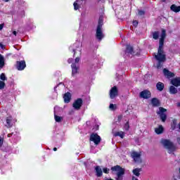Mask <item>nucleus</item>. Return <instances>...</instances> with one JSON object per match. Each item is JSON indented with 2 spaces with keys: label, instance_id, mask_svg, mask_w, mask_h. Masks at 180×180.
Listing matches in <instances>:
<instances>
[{
  "label": "nucleus",
  "instance_id": "f3484780",
  "mask_svg": "<svg viewBox=\"0 0 180 180\" xmlns=\"http://www.w3.org/2000/svg\"><path fill=\"white\" fill-rule=\"evenodd\" d=\"M155 131L156 134H162V133H164V127L162 125H160L158 127L155 129Z\"/></svg>",
  "mask_w": 180,
  "mask_h": 180
},
{
  "label": "nucleus",
  "instance_id": "412c9836",
  "mask_svg": "<svg viewBox=\"0 0 180 180\" xmlns=\"http://www.w3.org/2000/svg\"><path fill=\"white\" fill-rule=\"evenodd\" d=\"M171 11H172L173 12H180V6H176L175 4L172 5V6L170 7Z\"/></svg>",
  "mask_w": 180,
  "mask_h": 180
},
{
  "label": "nucleus",
  "instance_id": "a19ab883",
  "mask_svg": "<svg viewBox=\"0 0 180 180\" xmlns=\"http://www.w3.org/2000/svg\"><path fill=\"white\" fill-rule=\"evenodd\" d=\"M76 64H78V63H79V58H76L75 60Z\"/></svg>",
  "mask_w": 180,
  "mask_h": 180
},
{
  "label": "nucleus",
  "instance_id": "72a5a7b5",
  "mask_svg": "<svg viewBox=\"0 0 180 180\" xmlns=\"http://www.w3.org/2000/svg\"><path fill=\"white\" fill-rule=\"evenodd\" d=\"M124 130H127V131H128L129 129H130V125L129 124V122H127V123L124 124Z\"/></svg>",
  "mask_w": 180,
  "mask_h": 180
},
{
  "label": "nucleus",
  "instance_id": "9b49d317",
  "mask_svg": "<svg viewBox=\"0 0 180 180\" xmlns=\"http://www.w3.org/2000/svg\"><path fill=\"white\" fill-rule=\"evenodd\" d=\"M16 67L19 71H22L26 68V62L25 60L17 61Z\"/></svg>",
  "mask_w": 180,
  "mask_h": 180
},
{
  "label": "nucleus",
  "instance_id": "bb28decb",
  "mask_svg": "<svg viewBox=\"0 0 180 180\" xmlns=\"http://www.w3.org/2000/svg\"><path fill=\"white\" fill-rule=\"evenodd\" d=\"M79 0H77L76 1L75 3H74V8H75V11H78V9H79Z\"/></svg>",
  "mask_w": 180,
  "mask_h": 180
},
{
  "label": "nucleus",
  "instance_id": "864d4df0",
  "mask_svg": "<svg viewBox=\"0 0 180 180\" xmlns=\"http://www.w3.org/2000/svg\"><path fill=\"white\" fill-rule=\"evenodd\" d=\"M73 51L75 52V53H74V54H75V50H73Z\"/></svg>",
  "mask_w": 180,
  "mask_h": 180
},
{
  "label": "nucleus",
  "instance_id": "39448f33",
  "mask_svg": "<svg viewBox=\"0 0 180 180\" xmlns=\"http://www.w3.org/2000/svg\"><path fill=\"white\" fill-rule=\"evenodd\" d=\"M167 112V109L160 107L159 111L157 112L158 115H160V117L162 120V122H165V120H167V114L165 113Z\"/></svg>",
  "mask_w": 180,
  "mask_h": 180
},
{
  "label": "nucleus",
  "instance_id": "7ed1b4c3",
  "mask_svg": "<svg viewBox=\"0 0 180 180\" xmlns=\"http://www.w3.org/2000/svg\"><path fill=\"white\" fill-rule=\"evenodd\" d=\"M131 157L136 164H141L143 162V160H141V153L140 152H131Z\"/></svg>",
  "mask_w": 180,
  "mask_h": 180
},
{
  "label": "nucleus",
  "instance_id": "ddd939ff",
  "mask_svg": "<svg viewBox=\"0 0 180 180\" xmlns=\"http://www.w3.org/2000/svg\"><path fill=\"white\" fill-rule=\"evenodd\" d=\"M163 74L165 77H167V78H174V77H175L174 72H172L166 68L163 69Z\"/></svg>",
  "mask_w": 180,
  "mask_h": 180
},
{
  "label": "nucleus",
  "instance_id": "f8f14e48",
  "mask_svg": "<svg viewBox=\"0 0 180 180\" xmlns=\"http://www.w3.org/2000/svg\"><path fill=\"white\" fill-rule=\"evenodd\" d=\"M126 56H129V57L131 56H134V51L133 50V46L130 45L127 46V49L125 51Z\"/></svg>",
  "mask_w": 180,
  "mask_h": 180
},
{
  "label": "nucleus",
  "instance_id": "603ef678",
  "mask_svg": "<svg viewBox=\"0 0 180 180\" xmlns=\"http://www.w3.org/2000/svg\"><path fill=\"white\" fill-rule=\"evenodd\" d=\"M162 2H165V0H162Z\"/></svg>",
  "mask_w": 180,
  "mask_h": 180
},
{
  "label": "nucleus",
  "instance_id": "49530a36",
  "mask_svg": "<svg viewBox=\"0 0 180 180\" xmlns=\"http://www.w3.org/2000/svg\"><path fill=\"white\" fill-rule=\"evenodd\" d=\"M68 61L69 64H71V63H72V59H69Z\"/></svg>",
  "mask_w": 180,
  "mask_h": 180
},
{
  "label": "nucleus",
  "instance_id": "a211bd4d",
  "mask_svg": "<svg viewBox=\"0 0 180 180\" xmlns=\"http://www.w3.org/2000/svg\"><path fill=\"white\" fill-rule=\"evenodd\" d=\"M78 73V67L75 63L72 64V75H75V74Z\"/></svg>",
  "mask_w": 180,
  "mask_h": 180
},
{
  "label": "nucleus",
  "instance_id": "2f4dec72",
  "mask_svg": "<svg viewBox=\"0 0 180 180\" xmlns=\"http://www.w3.org/2000/svg\"><path fill=\"white\" fill-rule=\"evenodd\" d=\"M138 15L139 16H144L146 15V11H141V10H139Z\"/></svg>",
  "mask_w": 180,
  "mask_h": 180
},
{
  "label": "nucleus",
  "instance_id": "4be33fe9",
  "mask_svg": "<svg viewBox=\"0 0 180 180\" xmlns=\"http://www.w3.org/2000/svg\"><path fill=\"white\" fill-rule=\"evenodd\" d=\"M141 168H135L132 170V173L135 176H140V172Z\"/></svg>",
  "mask_w": 180,
  "mask_h": 180
},
{
  "label": "nucleus",
  "instance_id": "4c0bfd02",
  "mask_svg": "<svg viewBox=\"0 0 180 180\" xmlns=\"http://www.w3.org/2000/svg\"><path fill=\"white\" fill-rule=\"evenodd\" d=\"M133 25L135 26V27H137V25H139V21L134 20L133 21Z\"/></svg>",
  "mask_w": 180,
  "mask_h": 180
},
{
  "label": "nucleus",
  "instance_id": "ea45409f",
  "mask_svg": "<svg viewBox=\"0 0 180 180\" xmlns=\"http://www.w3.org/2000/svg\"><path fill=\"white\" fill-rule=\"evenodd\" d=\"M2 144H4V139L0 138V148L2 147Z\"/></svg>",
  "mask_w": 180,
  "mask_h": 180
},
{
  "label": "nucleus",
  "instance_id": "2eb2a0df",
  "mask_svg": "<svg viewBox=\"0 0 180 180\" xmlns=\"http://www.w3.org/2000/svg\"><path fill=\"white\" fill-rule=\"evenodd\" d=\"M174 86H180V77H175L171 81Z\"/></svg>",
  "mask_w": 180,
  "mask_h": 180
},
{
  "label": "nucleus",
  "instance_id": "c85d7f7f",
  "mask_svg": "<svg viewBox=\"0 0 180 180\" xmlns=\"http://www.w3.org/2000/svg\"><path fill=\"white\" fill-rule=\"evenodd\" d=\"M54 117H55L56 122H58V123H60V122H61V120H63V117H60V116L55 115Z\"/></svg>",
  "mask_w": 180,
  "mask_h": 180
},
{
  "label": "nucleus",
  "instance_id": "a878e982",
  "mask_svg": "<svg viewBox=\"0 0 180 180\" xmlns=\"http://www.w3.org/2000/svg\"><path fill=\"white\" fill-rule=\"evenodd\" d=\"M158 37H160V32L156 31L153 32V39L158 40Z\"/></svg>",
  "mask_w": 180,
  "mask_h": 180
},
{
  "label": "nucleus",
  "instance_id": "6ab92c4d",
  "mask_svg": "<svg viewBox=\"0 0 180 180\" xmlns=\"http://www.w3.org/2000/svg\"><path fill=\"white\" fill-rule=\"evenodd\" d=\"M96 176L100 177L102 176L103 172H102V168H101L99 166H96L95 168Z\"/></svg>",
  "mask_w": 180,
  "mask_h": 180
},
{
  "label": "nucleus",
  "instance_id": "de8ad7c7",
  "mask_svg": "<svg viewBox=\"0 0 180 180\" xmlns=\"http://www.w3.org/2000/svg\"><path fill=\"white\" fill-rule=\"evenodd\" d=\"M178 143L180 144V138H178Z\"/></svg>",
  "mask_w": 180,
  "mask_h": 180
},
{
  "label": "nucleus",
  "instance_id": "cd10ccee",
  "mask_svg": "<svg viewBox=\"0 0 180 180\" xmlns=\"http://www.w3.org/2000/svg\"><path fill=\"white\" fill-rule=\"evenodd\" d=\"M11 122H12V117H7L6 118V123L8 124L7 127H12V125H11Z\"/></svg>",
  "mask_w": 180,
  "mask_h": 180
},
{
  "label": "nucleus",
  "instance_id": "393cba45",
  "mask_svg": "<svg viewBox=\"0 0 180 180\" xmlns=\"http://www.w3.org/2000/svg\"><path fill=\"white\" fill-rule=\"evenodd\" d=\"M5 65V58L0 54V68Z\"/></svg>",
  "mask_w": 180,
  "mask_h": 180
},
{
  "label": "nucleus",
  "instance_id": "c756f323",
  "mask_svg": "<svg viewBox=\"0 0 180 180\" xmlns=\"http://www.w3.org/2000/svg\"><path fill=\"white\" fill-rule=\"evenodd\" d=\"M171 126H172V130H175V127H176V120H173L172 124Z\"/></svg>",
  "mask_w": 180,
  "mask_h": 180
},
{
  "label": "nucleus",
  "instance_id": "8fccbe9b",
  "mask_svg": "<svg viewBox=\"0 0 180 180\" xmlns=\"http://www.w3.org/2000/svg\"><path fill=\"white\" fill-rule=\"evenodd\" d=\"M4 2H9V0H4Z\"/></svg>",
  "mask_w": 180,
  "mask_h": 180
},
{
  "label": "nucleus",
  "instance_id": "0eeeda50",
  "mask_svg": "<svg viewBox=\"0 0 180 180\" xmlns=\"http://www.w3.org/2000/svg\"><path fill=\"white\" fill-rule=\"evenodd\" d=\"M90 141H94L96 146L101 143V136L98 134H91L90 136Z\"/></svg>",
  "mask_w": 180,
  "mask_h": 180
},
{
  "label": "nucleus",
  "instance_id": "1a4fd4ad",
  "mask_svg": "<svg viewBox=\"0 0 180 180\" xmlns=\"http://www.w3.org/2000/svg\"><path fill=\"white\" fill-rule=\"evenodd\" d=\"M81 106H82V98H78L72 104V107L74 108V109H76V110H79L81 109Z\"/></svg>",
  "mask_w": 180,
  "mask_h": 180
},
{
  "label": "nucleus",
  "instance_id": "aec40b11",
  "mask_svg": "<svg viewBox=\"0 0 180 180\" xmlns=\"http://www.w3.org/2000/svg\"><path fill=\"white\" fill-rule=\"evenodd\" d=\"M169 91V94H171L172 95H175L176 94H178V89H176V88H175V86H170Z\"/></svg>",
  "mask_w": 180,
  "mask_h": 180
},
{
  "label": "nucleus",
  "instance_id": "3c124183",
  "mask_svg": "<svg viewBox=\"0 0 180 180\" xmlns=\"http://www.w3.org/2000/svg\"><path fill=\"white\" fill-rule=\"evenodd\" d=\"M8 137H11V135H10V134H8Z\"/></svg>",
  "mask_w": 180,
  "mask_h": 180
},
{
  "label": "nucleus",
  "instance_id": "423d86ee",
  "mask_svg": "<svg viewBox=\"0 0 180 180\" xmlns=\"http://www.w3.org/2000/svg\"><path fill=\"white\" fill-rule=\"evenodd\" d=\"M119 95V90L117 89V86H114L110 90V99H115L116 96Z\"/></svg>",
  "mask_w": 180,
  "mask_h": 180
},
{
  "label": "nucleus",
  "instance_id": "473e14b6",
  "mask_svg": "<svg viewBox=\"0 0 180 180\" xmlns=\"http://www.w3.org/2000/svg\"><path fill=\"white\" fill-rule=\"evenodd\" d=\"M0 79H1V81H6V76H5V73H2L0 75Z\"/></svg>",
  "mask_w": 180,
  "mask_h": 180
},
{
  "label": "nucleus",
  "instance_id": "79ce46f5",
  "mask_svg": "<svg viewBox=\"0 0 180 180\" xmlns=\"http://www.w3.org/2000/svg\"><path fill=\"white\" fill-rule=\"evenodd\" d=\"M0 47L1 49H5V46L2 43H0Z\"/></svg>",
  "mask_w": 180,
  "mask_h": 180
},
{
  "label": "nucleus",
  "instance_id": "58836bf2",
  "mask_svg": "<svg viewBox=\"0 0 180 180\" xmlns=\"http://www.w3.org/2000/svg\"><path fill=\"white\" fill-rule=\"evenodd\" d=\"M103 23V21L101 19H99L98 26H100V25H101V28H102Z\"/></svg>",
  "mask_w": 180,
  "mask_h": 180
},
{
  "label": "nucleus",
  "instance_id": "5701e85b",
  "mask_svg": "<svg viewBox=\"0 0 180 180\" xmlns=\"http://www.w3.org/2000/svg\"><path fill=\"white\" fill-rule=\"evenodd\" d=\"M156 88L158 89V91H163L164 89V84L162 82H158L157 84H156Z\"/></svg>",
  "mask_w": 180,
  "mask_h": 180
},
{
  "label": "nucleus",
  "instance_id": "e433bc0d",
  "mask_svg": "<svg viewBox=\"0 0 180 180\" xmlns=\"http://www.w3.org/2000/svg\"><path fill=\"white\" fill-rule=\"evenodd\" d=\"M110 169L105 167L103 169V172H104V174H108L109 172Z\"/></svg>",
  "mask_w": 180,
  "mask_h": 180
},
{
  "label": "nucleus",
  "instance_id": "f03ea898",
  "mask_svg": "<svg viewBox=\"0 0 180 180\" xmlns=\"http://www.w3.org/2000/svg\"><path fill=\"white\" fill-rule=\"evenodd\" d=\"M160 143L162 146H163V147L167 150V153L169 154H174V151H175V146L172 142L167 139H162Z\"/></svg>",
  "mask_w": 180,
  "mask_h": 180
},
{
  "label": "nucleus",
  "instance_id": "c03bdc74",
  "mask_svg": "<svg viewBox=\"0 0 180 180\" xmlns=\"http://www.w3.org/2000/svg\"><path fill=\"white\" fill-rule=\"evenodd\" d=\"M132 180H139V179H137L136 176H132Z\"/></svg>",
  "mask_w": 180,
  "mask_h": 180
},
{
  "label": "nucleus",
  "instance_id": "6e6552de",
  "mask_svg": "<svg viewBox=\"0 0 180 180\" xmlns=\"http://www.w3.org/2000/svg\"><path fill=\"white\" fill-rule=\"evenodd\" d=\"M96 37L100 41L104 37L103 32H102V28H101V25L97 26L96 32Z\"/></svg>",
  "mask_w": 180,
  "mask_h": 180
},
{
  "label": "nucleus",
  "instance_id": "a18cd8bd",
  "mask_svg": "<svg viewBox=\"0 0 180 180\" xmlns=\"http://www.w3.org/2000/svg\"><path fill=\"white\" fill-rule=\"evenodd\" d=\"M13 34H14V36H16V34H18V32L16 31H13Z\"/></svg>",
  "mask_w": 180,
  "mask_h": 180
},
{
  "label": "nucleus",
  "instance_id": "c9c22d12",
  "mask_svg": "<svg viewBox=\"0 0 180 180\" xmlns=\"http://www.w3.org/2000/svg\"><path fill=\"white\" fill-rule=\"evenodd\" d=\"M116 180H123V174L117 175Z\"/></svg>",
  "mask_w": 180,
  "mask_h": 180
},
{
  "label": "nucleus",
  "instance_id": "20e7f679",
  "mask_svg": "<svg viewBox=\"0 0 180 180\" xmlns=\"http://www.w3.org/2000/svg\"><path fill=\"white\" fill-rule=\"evenodd\" d=\"M111 171H112L115 175H124V169L122 168L120 165L112 167Z\"/></svg>",
  "mask_w": 180,
  "mask_h": 180
},
{
  "label": "nucleus",
  "instance_id": "7c9ffc66",
  "mask_svg": "<svg viewBox=\"0 0 180 180\" xmlns=\"http://www.w3.org/2000/svg\"><path fill=\"white\" fill-rule=\"evenodd\" d=\"M109 108L110 110H116L117 105L116 104H110Z\"/></svg>",
  "mask_w": 180,
  "mask_h": 180
},
{
  "label": "nucleus",
  "instance_id": "dca6fc26",
  "mask_svg": "<svg viewBox=\"0 0 180 180\" xmlns=\"http://www.w3.org/2000/svg\"><path fill=\"white\" fill-rule=\"evenodd\" d=\"M152 106L157 108L160 106V101L157 98H153L151 99Z\"/></svg>",
  "mask_w": 180,
  "mask_h": 180
},
{
  "label": "nucleus",
  "instance_id": "f704fd0d",
  "mask_svg": "<svg viewBox=\"0 0 180 180\" xmlns=\"http://www.w3.org/2000/svg\"><path fill=\"white\" fill-rule=\"evenodd\" d=\"M5 88V82L0 81V89H4Z\"/></svg>",
  "mask_w": 180,
  "mask_h": 180
},
{
  "label": "nucleus",
  "instance_id": "b1692460",
  "mask_svg": "<svg viewBox=\"0 0 180 180\" xmlns=\"http://www.w3.org/2000/svg\"><path fill=\"white\" fill-rule=\"evenodd\" d=\"M115 137H120L121 139L124 138V132L123 131H117L114 134Z\"/></svg>",
  "mask_w": 180,
  "mask_h": 180
},
{
  "label": "nucleus",
  "instance_id": "f257e3e1",
  "mask_svg": "<svg viewBox=\"0 0 180 180\" xmlns=\"http://www.w3.org/2000/svg\"><path fill=\"white\" fill-rule=\"evenodd\" d=\"M166 37L165 30H162L158 53H155V58L158 61L157 68L158 69L161 68L162 67V64L167 61V55L165 54V51H164V40H165Z\"/></svg>",
  "mask_w": 180,
  "mask_h": 180
},
{
  "label": "nucleus",
  "instance_id": "09e8293b",
  "mask_svg": "<svg viewBox=\"0 0 180 180\" xmlns=\"http://www.w3.org/2000/svg\"><path fill=\"white\" fill-rule=\"evenodd\" d=\"M53 151H57V148H53Z\"/></svg>",
  "mask_w": 180,
  "mask_h": 180
},
{
  "label": "nucleus",
  "instance_id": "4468645a",
  "mask_svg": "<svg viewBox=\"0 0 180 180\" xmlns=\"http://www.w3.org/2000/svg\"><path fill=\"white\" fill-rule=\"evenodd\" d=\"M64 102L65 103H70V101H71V93L68 92L65 94L63 96Z\"/></svg>",
  "mask_w": 180,
  "mask_h": 180
},
{
  "label": "nucleus",
  "instance_id": "9d476101",
  "mask_svg": "<svg viewBox=\"0 0 180 180\" xmlns=\"http://www.w3.org/2000/svg\"><path fill=\"white\" fill-rule=\"evenodd\" d=\"M140 97L143 99H148V98H151V92L148 90H144L140 93Z\"/></svg>",
  "mask_w": 180,
  "mask_h": 180
},
{
  "label": "nucleus",
  "instance_id": "37998d69",
  "mask_svg": "<svg viewBox=\"0 0 180 180\" xmlns=\"http://www.w3.org/2000/svg\"><path fill=\"white\" fill-rule=\"evenodd\" d=\"M4 29V24L0 25V30H2Z\"/></svg>",
  "mask_w": 180,
  "mask_h": 180
}]
</instances>
